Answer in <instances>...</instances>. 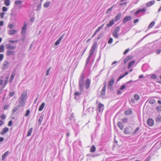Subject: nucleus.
I'll return each mask as SVG.
<instances>
[{"label":"nucleus","instance_id":"1","mask_svg":"<svg viewBox=\"0 0 161 161\" xmlns=\"http://www.w3.org/2000/svg\"><path fill=\"white\" fill-rule=\"evenodd\" d=\"M84 74H81L79 78V89L80 91L81 92H83L84 91Z\"/></svg>","mask_w":161,"mask_h":161},{"label":"nucleus","instance_id":"2","mask_svg":"<svg viewBox=\"0 0 161 161\" xmlns=\"http://www.w3.org/2000/svg\"><path fill=\"white\" fill-rule=\"evenodd\" d=\"M16 41H9V43L5 45L6 48L8 49L14 50L16 48L15 46H12L11 44L15 42Z\"/></svg>","mask_w":161,"mask_h":161},{"label":"nucleus","instance_id":"3","mask_svg":"<svg viewBox=\"0 0 161 161\" xmlns=\"http://www.w3.org/2000/svg\"><path fill=\"white\" fill-rule=\"evenodd\" d=\"M133 130V127L130 126H129L125 129L124 133L126 134H132V135Z\"/></svg>","mask_w":161,"mask_h":161},{"label":"nucleus","instance_id":"4","mask_svg":"<svg viewBox=\"0 0 161 161\" xmlns=\"http://www.w3.org/2000/svg\"><path fill=\"white\" fill-rule=\"evenodd\" d=\"M27 92L26 91H23L19 98V99L26 101L27 99Z\"/></svg>","mask_w":161,"mask_h":161},{"label":"nucleus","instance_id":"5","mask_svg":"<svg viewBox=\"0 0 161 161\" xmlns=\"http://www.w3.org/2000/svg\"><path fill=\"white\" fill-rule=\"evenodd\" d=\"M114 77H112L110 80H109L108 82V87L111 90L112 88V86L113 84L114 83Z\"/></svg>","mask_w":161,"mask_h":161},{"label":"nucleus","instance_id":"6","mask_svg":"<svg viewBox=\"0 0 161 161\" xmlns=\"http://www.w3.org/2000/svg\"><path fill=\"white\" fill-rule=\"evenodd\" d=\"M97 111L98 112H102L104 109V105L102 104L99 103L98 106Z\"/></svg>","mask_w":161,"mask_h":161},{"label":"nucleus","instance_id":"7","mask_svg":"<svg viewBox=\"0 0 161 161\" xmlns=\"http://www.w3.org/2000/svg\"><path fill=\"white\" fill-rule=\"evenodd\" d=\"M91 83L90 80L89 79L86 80L85 83V87L86 89L89 88Z\"/></svg>","mask_w":161,"mask_h":161},{"label":"nucleus","instance_id":"8","mask_svg":"<svg viewBox=\"0 0 161 161\" xmlns=\"http://www.w3.org/2000/svg\"><path fill=\"white\" fill-rule=\"evenodd\" d=\"M9 66V63L7 61L3 62V66L2 67V69H6Z\"/></svg>","mask_w":161,"mask_h":161},{"label":"nucleus","instance_id":"9","mask_svg":"<svg viewBox=\"0 0 161 161\" xmlns=\"http://www.w3.org/2000/svg\"><path fill=\"white\" fill-rule=\"evenodd\" d=\"M147 123L149 126H152L154 124V121L152 119L149 118L147 120Z\"/></svg>","mask_w":161,"mask_h":161},{"label":"nucleus","instance_id":"10","mask_svg":"<svg viewBox=\"0 0 161 161\" xmlns=\"http://www.w3.org/2000/svg\"><path fill=\"white\" fill-rule=\"evenodd\" d=\"M131 19V17L130 16H125L123 20V22L125 23L127 21L130 20Z\"/></svg>","mask_w":161,"mask_h":161},{"label":"nucleus","instance_id":"11","mask_svg":"<svg viewBox=\"0 0 161 161\" xmlns=\"http://www.w3.org/2000/svg\"><path fill=\"white\" fill-rule=\"evenodd\" d=\"M27 25L26 23H25L24 25L22 27L21 30V33L22 34H25V33Z\"/></svg>","mask_w":161,"mask_h":161},{"label":"nucleus","instance_id":"12","mask_svg":"<svg viewBox=\"0 0 161 161\" xmlns=\"http://www.w3.org/2000/svg\"><path fill=\"white\" fill-rule=\"evenodd\" d=\"M155 1L154 0L147 2L146 3V5L147 7H149L153 5L155 3Z\"/></svg>","mask_w":161,"mask_h":161},{"label":"nucleus","instance_id":"13","mask_svg":"<svg viewBox=\"0 0 161 161\" xmlns=\"http://www.w3.org/2000/svg\"><path fill=\"white\" fill-rule=\"evenodd\" d=\"M155 119L157 123L160 122H161V115L160 114L157 115Z\"/></svg>","mask_w":161,"mask_h":161},{"label":"nucleus","instance_id":"14","mask_svg":"<svg viewBox=\"0 0 161 161\" xmlns=\"http://www.w3.org/2000/svg\"><path fill=\"white\" fill-rule=\"evenodd\" d=\"M97 46V43L96 42L94 43L92 46L90 50L91 52H92L94 53L95 49H96Z\"/></svg>","mask_w":161,"mask_h":161},{"label":"nucleus","instance_id":"15","mask_svg":"<svg viewBox=\"0 0 161 161\" xmlns=\"http://www.w3.org/2000/svg\"><path fill=\"white\" fill-rule=\"evenodd\" d=\"M25 102L26 101H25L19 99V104L18 106L19 107H23L25 105Z\"/></svg>","mask_w":161,"mask_h":161},{"label":"nucleus","instance_id":"16","mask_svg":"<svg viewBox=\"0 0 161 161\" xmlns=\"http://www.w3.org/2000/svg\"><path fill=\"white\" fill-rule=\"evenodd\" d=\"M121 13H119L115 17V21L117 22L121 18Z\"/></svg>","mask_w":161,"mask_h":161},{"label":"nucleus","instance_id":"17","mask_svg":"<svg viewBox=\"0 0 161 161\" xmlns=\"http://www.w3.org/2000/svg\"><path fill=\"white\" fill-rule=\"evenodd\" d=\"M9 153V152L8 151H7L4 154H3L2 156V160H4L7 157Z\"/></svg>","mask_w":161,"mask_h":161},{"label":"nucleus","instance_id":"18","mask_svg":"<svg viewBox=\"0 0 161 161\" xmlns=\"http://www.w3.org/2000/svg\"><path fill=\"white\" fill-rule=\"evenodd\" d=\"M104 24H103L101 25L100 27H98L97 28V29L95 31V32L94 34V35L96 34L97 32H99L100 30H101L102 29H103V26H104Z\"/></svg>","mask_w":161,"mask_h":161},{"label":"nucleus","instance_id":"19","mask_svg":"<svg viewBox=\"0 0 161 161\" xmlns=\"http://www.w3.org/2000/svg\"><path fill=\"white\" fill-rule=\"evenodd\" d=\"M8 130V127L4 128L1 132L0 134L2 135L4 134Z\"/></svg>","mask_w":161,"mask_h":161},{"label":"nucleus","instance_id":"20","mask_svg":"<svg viewBox=\"0 0 161 161\" xmlns=\"http://www.w3.org/2000/svg\"><path fill=\"white\" fill-rule=\"evenodd\" d=\"M44 117L43 114H42L40 117V118L38 119V123L39 125H40L41 124L42 121L43 120Z\"/></svg>","mask_w":161,"mask_h":161},{"label":"nucleus","instance_id":"21","mask_svg":"<svg viewBox=\"0 0 161 161\" xmlns=\"http://www.w3.org/2000/svg\"><path fill=\"white\" fill-rule=\"evenodd\" d=\"M117 125L121 130H123V129L124 126L121 122H118L117 123Z\"/></svg>","mask_w":161,"mask_h":161},{"label":"nucleus","instance_id":"22","mask_svg":"<svg viewBox=\"0 0 161 161\" xmlns=\"http://www.w3.org/2000/svg\"><path fill=\"white\" fill-rule=\"evenodd\" d=\"M114 24V19H112L109 22L108 24L107 25V26L108 27H109Z\"/></svg>","mask_w":161,"mask_h":161},{"label":"nucleus","instance_id":"23","mask_svg":"<svg viewBox=\"0 0 161 161\" xmlns=\"http://www.w3.org/2000/svg\"><path fill=\"white\" fill-rule=\"evenodd\" d=\"M16 32V31L14 30H12L8 31V34L9 35H14Z\"/></svg>","mask_w":161,"mask_h":161},{"label":"nucleus","instance_id":"24","mask_svg":"<svg viewBox=\"0 0 161 161\" xmlns=\"http://www.w3.org/2000/svg\"><path fill=\"white\" fill-rule=\"evenodd\" d=\"M14 51H8L6 53L7 55L10 56L13 55L14 54Z\"/></svg>","mask_w":161,"mask_h":161},{"label":"nucleus","instance_id":"25","mask_svg":"<svg viewBox=\"0 0 161 161\" xmlns=\"http://www.w3.org/2000/svg\"><path fill=\"white\" fill-rule=\"evenodd\" d=\"M130 103L132 106H134L135 105V100L133 98H131L129 101Z\"/></svg>","mask_w":161,"mask_h":161},{"label":"nucleus","instance_id":"26","mask_svg":"<svg viewBox=\"0 0 161 161\" xmlns=\"http://www.w3.org/2000/svg\"><path fill=\"white\" fill-rule=\"evenodd\" d=\"M132 56H127L124 60V63L126 64L129 60L131 59Z\"/></svg>","mask_w":161,"mask_h":161},{"label":"nucleus","instance_id":"27","mask_svg":"<svg viewBox=\"0 0 161 161\" xmlns=\"http://www.w3.org/2000/svg\"><path fill=\"white\" fill-rule=\"evenodd\" d=\"M135 62V61H132L129 62L128 66V69L130 68L132 65L134 64Z\"/></svg>","mask_w":161,"mask_h":161},{"label":"nucleus","instance_id":"28","mask_svg":"<svg viewBox=\"0 0 161 161\" xmlns=\"http://www.w3.org/2000/svg\"><path fill=\"white\" fill-rule=\"evenodd\" d=\"M45 105V103H42L41 104V106H40V107H39V109H38L39 111H42L43 110V108H44Z\"/></svg>","mask_w":161,"mask_h":161},{"label":"nucleus","instance_id":"29","mask_svg":"<svg viewBox=\"0 0 161 161\" xmlns=\"http://www.w3.org/2000/svg\"><path fill=\"white\" fill-rule=\"evenodd\" d=\"M5 5L7 6H9L10 4V0H4Z\"/></svg>","mask_w":161,"mask_h":161},{"label":"nucleus","instance_id":"30","mask_svg":"<svg viewBox=\"0 0 161 161\" xmlns=\"http://www.w3.org/2000/svg\"><path fill=\"white\" fill-rule=\"evenodd\" d=\"M128 73H129L128 72H125V74H124L123 75H120L119 76V78L118 79V80H120L122 78H123L125 76H126V75H128Z\"/></svg>","mask_w":161,"mask_h":161},{"label":"nucleus","instance_id":"31","mask_svg":"<svg viewBox=\"0 0 161 161\" xmlns=\"http://www.w3.org/2000/svg\"><path fill=\"white\" fill-rule=\"evenodd\" d=\"M32 130L33 128H31L29 129V130L28 131V133L27 134V136H29L31 135V134L32 132Z\"/></svg>","mask_w":161,"mask_h":161},{"label":"nucleus","instance_id":"32","mask_svg":"<svg viewBox=\"0 0 161 161\" xmlns=\"http://www.w3.org/2000/svg\"><path fill=\"white\" fill-rule=\"evenodd\" d=\"M147 101L151 104H154L156 102L155 100L154 99H149Z\"/></svg>","mask_w":161,"mask_h":161},{"label":"nucleus","instance_id":"33","mask_svg":"<svg viewBox=\"0 0 161 161\" xmlns=\"http://www.w3.org/2000/svg\"><path fill=\"white\" fill-rule=\"evenodd\" d=\"M155 22L154 21L151 22L149 25L148 28V29H150L152 28L154 25Z\"/></svg>","mask_w":161,"mask_h":161},{"label":"nucleus","instance_id":"34","mask_svg":"<svg viewBox=\"0 0 161 161\" xmlns=\"http://www.w3.org/2000/svg\"><path fill=\"white\" fill-rule=\"evenodd\" d=\"M19 107L18 106H16L14 107L12 111L13 114L19 109Z\"/></svg>","mask_w":161,"mask_h":161},{"label":"nucleus","instance_id":"35","mask_svg":"<svg viewBox=\"0 0 161 161\" xmlns=\"http://www.w3.org/2000/svg\"><path fill=\"white\" fill-rule=\"evenodd\" d=\"M50 4V2L49 1H47L44 4V7L45 8H48Z\"/></svg>","mask_w":161,"mask_h":161},{"label":"nucleus","instance_id":"36","mask_svg":"<svg viewBox=\"0 0 161 161\" xmlns=\"http://www.w3.org/2000/svg\"><path fill=\"white\" fill-rule=\"evenodd\" d=\"M113 36L115 38H117L118 37V33L116 32L115 31H113L112 33Z\"/></svg>","mask_w":161,"mask_h":161},{"label":"nucleus","instance_id":"37","mask_svg":"<svg viewBox=\"0 0 161 161\" xmlns=\"http://www.w3.org/2000/svg\"><path fill=\"white\" fill-rule=\"evenodd\" d=\"M96 150V147L94 145H92L90 148V151L92 152H94Z\"/></svg>","mask_w":161,"mask_h":161},{"label":"nucleus","instance_id":"38","mask_svg":"<svg viewBox=\"0 0 161 161\" xmlns=\"http://www.w3.org/2000/svg\"><path fill=\"white\" fill-rule=\"evenodd\" d=\"M134 97L136 100L137 101L140 99V96L137 94H135L134 95Z\"/></svg>","mask_w":161,"mask_h":161},{"label":"nucleus","instance_id":"39","mask_svg":"<svg viewBox=\"0 0 161 161\" xmlns=\"http://www.w3.org/2000/svg\"><path fill=\"white\" fill-rule=\"evenodd\" d=\"M14 74H12L11 75V76L10 77L9 80V82L10 83H11L12 82L14 78Z\"/></svg>","mask_w":161,"mask_h":161},{"label":"nucleus","instance_id":"40","mask_svg":"<svg viewBox=\"0 0 161 161\" xmlns=\"http://www.w3.org/2000/svg\"><path fill=\"white\" fill-rule=\"evenodd\" d=\"M4 47L3 45L0 46V53H2L4 51Z\"/></svg>","mask_w":161,"mask_h":161},{"label":"nucleus","instance_id":"41","mask_svg":"<svg viewBox=\"0 0 161 161\" xmlns=\"http://www.w3.org/2000/svg\"><path fill=\"white\" fill-rule=\"evenodd\" d=\"M125 113L126 114L129 115L131 114L132 111L131 110H126L125 111Z\"/></svg>","mask_w":161,"mask_h":161},{"label":"nucleus","instance_id":"42","mask_svg":"<svg viewBox=\"0 0 161 161\" xmlns=\"http://www.w3.org/2000/svg\"><path fill=\"white\" fill-rule=\"evenodd\" d=\"M119 29L120 28L119 26H116L115 27L114 30V31L118 33L119 31Z\"/></svg>","mask_w":161,"mask_h":161},{"label":"nucleus","instance_id":"43","mask_svg":"<svg viewBox=\"0 0 161 161\" xmlns=\"http://www.w3.org/2000/svg\"><path fill=\"white\" fill-rule=\"evenodd\" d=\"M127 84H126V83L122 85L121 87H120V89L121 90H123V89H124L126 87H128V86H127Z\"/></svg>","mask_w":161,"mask_h":161},{"label":"nucleus","instance_id":"44","mask_svg":"<svg viewBox=\"0 0 161 161\" xmlns=\"http://www.w3.org/2000/svg\"><path fill=\"white\" fill-rule=\"evenodd\" d=\"M156 109L158 112L161 111V105L157 106Z\"/></svg>","mask_w":161,"mask_h":161},{"label":"nucleus","instance_id":"45","mask_svg":"<svg viewBox=\"0 0 161 161\" xmlns=\"http://www.w3.org/2000/svg\"><path fill=\"white\" fill-rule=\"evenodd\" d=\"M139 129L140 128L139 127H137L136 129H135L134 131L133 132H132V134H136L137 133V132L139 130Z\"/></svg>","mask_w":161,"mask_h":161},{"label":"nucleus","instance_id":"46","mask_svg":"<svg viewBox=\"0 0 161 161\" xmlns=\"http://www.w3.org/2000/svg\"><path fill=\"white\" fill-rule=\"evenodd\" d=\"M128 119L126 118H123L122 119V121L124 123H126L128 122Z\"/></svg>","mask_w":161,"mask_h":161},{"label":"nucleus","instance_id":"47","mask_svg":"<svg viewBox=\"0 0 161 161\" xmlns=\"http://www.w3.org/2000/svg\"><path fill=\"white\" fill-rule=\"evenodd\" d=\"M22 2L20 1H16L14 2V4L16 5L20 4Z\"/></svg>","mask_w":161,"mask_h":161},{"label":"nucleus","instance_id":"48","mask_svg":"<svg viewBox=\"0 0 161 161\" xmlns=\"http://www.w3.org/2000/svg\"><path fill=\"white\" fill-rule=\"evenodd\" d=\"M30 113V110L29 109L27 110H26V113L25 115V116L27 117L28 116L29 114Z\"/></svg>","mask_w":161,"mask_h":161},{"label":"nucleus","instance_id":"49","mask_svg":"<svg viewBox=\"0 0 161 161\" xmlns=\"http://www.w3.org/2000/svg\"><path fill=\"white\" fill-rule=\"evenodd\" d=\"M51 69V67H50L49 68V69H47V72L46 73V76H47L49 75V73L50 70Z\"/></svg>","mask_w":161,"mask_h":161},{"label":"nucleus","instance_id":"50","mask_svg":"<svg viewBox=\"0 0 161 161\" xmlns=\"http://www.w3.org/2000/svg\"><path fill=\"white\" fill-rule=\"evenodd\" d=\"M65 35V34H62L58 40H61L63 39V38L64 36Z\"/></svg>","mask_w":161,"mask_h":161},{"label":"nucleus","instance_id":"51","mask_svg":"<svg viewBox=\"0 0 161 161\" xmlns=\"http://www.w3.org/2000/svg\"><path fill=\"white\" fill-rule=\"evenodd\" d=\"M105 90H104L102 89V90L101 92V94L102 95H104L105 94Z\"/></svg>","mask_w":161,"mask_h":161},{"label":"nucleus","instance_id":"52","mask_svg":"<svg viewBox=\"0 0 161 161\" xmlns=\"http://www.w3.org/2000/svg\"><path fill=\"white\" fill-rule=\"evenodd\" d=\"M140 10H141V12H142L143 13L145 12L146 11V8H143L142 9H140Z\"/></svg>","mask_w":161,"mask_h":161},{"label":"nucleus","instance_id":"53","mask_svg":"<svg viewBox=\"0 0 161 161\" xmlns=\"http://www.w3.org/2000/svg\"><path fill=\"white\" fill-rule=\"evenodd\" d=\"M113 6H112V7H111V8H108L106 14L108 13L110 11H111L112 10V8H113Z\"/></svg>","mask_w":161,"mask_h":161},{"label":"nucleus","instance_id":"54","mask_svg":"<svg viewBox=\"0 0 161 161\" xmlns=\"http://www.w3.org/2000/svg\"><path fill=\"white\" fill-rule=\"evenodd\" d=\"M93 53L92 52H91V51H90V54L87 58H89V59H90V58L92 56L93 54Z\"/></svg>","mask_w":161,"mask_h":161},{"label":"nucleus","instance_id":"55","mask_svg":"<svg viewBox=\"0 0 161 161\" xmlns=\"http://www.w3.org/2000/svg\"><path fill=\"white\" fill-rule=\"evenodd\" d=\"M9 107V105H6L4 107V109L5 110L8 109Z\"/></svg>","mask_w":161,"mask_h":161},{"label":"nucleus","instance_id":"56","mask_svg":"<svg viewBox=\"0 0 161 161\" xmlns=\"http://www.w3.org/2000/svg\"><path fill=\"white\" fill-rule=\"evenodd\" d=\"M7 10V8L5 7H3L2 8V10L3 12H5Z\"/></svg>","mask_w":161,"mask_h":161},{"label":"nucleus","instance_id":"57","mask_svg":"<svg viewBox=\"0 0 161 161\" xmlns=\"http://www.w3.org/2000/svg\"><path fill=\"white\" fill-rule=\"evenodd\" d=\"M140 12H141V10H140V9H139L135 12V15H137Z\"/></svg>","mask_w":161,"mask_h":161},{"label":"nucleus","instance_id":"58","mask_svg":"<svg viewBox=\"0 0 161 161\" xmlns=\"http://www.w3.org/2000/svg\"><path fill=\"white\" fill-rule=\"evenodd\" d=\"M156 77L157 76L156 75L154 74L152 75L151 76V78L153 79H155L156 78Z\"/></svg>","mask_w":161,"mask_h":161},{"label":"nucleus","instance_id":"59","mask_svg":"<svg viewBox=\"0 0 161 161\" xmlns=\"http://www.w3.org/2000/svg\"><path fill=\"white\" fill-rule=\"evenodd\" d=\"M5 14V13H1L0 14V17L1 19L3 18L4 15Z\"/></svg>","mask_w":161,"mask_h":161},{"label":"nucleus","instance_id":"60","mask_svg":"<svg viewBox=\"0 0 161 161\" xmlns=\"http://www.w3.org/2000/svg\"><path fill=\"white\" fill-rule=\"evenodd\" d=\"M3 55L2 54H0V61H1L3 59Z\"/></svg>","mask_w":161,"mask_h":161},{"label":"nucleus","instance_id":"61","mask_svg":"<svg viewBox=\"0 0 161 161\" xmlns=\"http://www.w3.org/2000/svg\"><path fill=\"white\" fill-rule=\"evenodd\" d=\"M8 80H4V84L3 85V87H4L6 86V85H7V84L8 83Z\"/></svg>","mask_w":161,"mask_h":161},{"label":"nucleus","instance_id":"62","mask_svg":"<svg viewBox=\"0 0 161 161\" xmlns=\"http://www.w3.org/2000/svg\"><path fill=\"white\" fill-rule=\"evenodd\" d=\"M14 94V93L13 92H11L9 94V96L11 97H13Z\"/></svg>","mask_w":161,"mask_h":161},{"label":"nucleus","instance_id":"63","mask_svg":"<svg viewBox=\"0 0 161 161\" xmlns=\"http://www.w3.org/2000/svg\"><path fill=\"white\" fill-rule=\"evenodd\" d=\"M74 117V114L73 113H72L71 114V115H70V118L71 119H73Z\"/></svg>","mask_w":161,"mask_h":161},{"label":"nucleus","instance_id":"64","mask_svg":"<svg viewBox=\"0 0 161 161\" xmlns=\"http://www.w3.org/2000/svg\"><path fill=\"white\" fill-rule=\"evenodd\" d=\"M8 27L10 29H12L14 27V25L13 24H10L8 25Z\"/></svg>","mask_w":161,"mask_h":161}]
</instances>
